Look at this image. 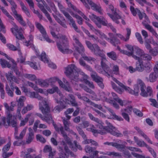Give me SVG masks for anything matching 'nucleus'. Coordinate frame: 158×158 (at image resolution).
<instances>
[{
    "mask_svg": "<svg viewBox=\"0 0 158 158\" xmlns=\"http://www.w3.org/2000/svg\"><path fill=\"white\" fill-rule=\"evenodd\" d=\"M97 124L96 125V128L99 129L96 130L93 128L91 129V131L94 133H100L101 135L106 134V132H108L114 136L118 137H122L123 134L121 133L117 132L115 131L114 130L115 129V127H114L110 123L107 121H106L107 126L104 127L103 123L102 121L99 120L96 122Z\"/></svg>",
    "mask_w": 158,
    "mask_h": 158,
    "instance_id": "f257e3e1",
    "label": "nucleus"
},
{
    "mask_svg": "<svg viewBox=\"0 0 158 158\" xmlns=\"http://www.w3.org/2000/svg\"><path fill=\"white\" fill-rule=\"evenodd\" d=\"M39 107V109L44 115L43 116L41 114L37 113H35V115L40 117L44 121L49 118H51L52 115L50 113V108L46 100H44L41 102H40Z\"/></svg>",
    "mask_w": 158,
    "mask_h": 158,
    "instance_id": "f03ea898",
    "label": "nucleus"
},
{
    "mask_svg": "<svg viewBox=\"0 0 158 158\" xmlns=\"http://www.w3.org/2000/svg\"><path fill=\"white\" fill-rule=\"evenodd\" d=\"M44 121H45L49 124L52 123L56 131L58 133H60L61 134L66 143L69 145L72 144V143L70 139L68 136L67 133L64 130L63 127L61 126L60 127H58L56 124L55 123L53 119L52 116L51 117V118H49L46 119Z\"/></svg>",
    "mask_w": 158,
    "mask_h": 158,
    "instance_id": "7ed1b4c3",
    "label": "nucleus"
},
{
    "mask_svg": "<svg viewBox=\"0 0 158 158\" xmlns=\"http://www.w3.org/2000/svg\"><path fill=\"white\" fill-rule=\"evenodd\" d=\"M60 40L59 42H57V46L59 50L63 53H67L71 51L69 50L68 47V43L67 38L64 35H59L58 37Z\"/></svg>",
    "mask_w": 158,
    "mask_h": 158,
    "instance_id": "20e7f679",
    "label": "nucleus"
},
{
    "mask_svg": "<svg viewBox=\"0 0 158 158\" xmlns=\"http://www.w3.org/2000/svg\"><path fill=\"white\" fill-rule=\"evenodd\" d=\"M136 87L139 89L138 92L139 91V87H140L141 93L140 95L145 97H147L148 96H151L152 94V91L150 87H148L147 88V92L145 91L146 86L144 83L141 80L139 79L137 81V85L135 86V88L134 91H136ZM139 92H138V93Z\"/></svg>",
    "mask_w": 158,
    "mask_h": 158,
    "instance_id": "39448f33",
    "label": "nucleus"
},
{
    "mask_svg": "<svg viewBox=\"0 0 158 158\" xmlns=\"http://www.w3.org/2000/svg\"><path fill=\"white\" fill-rule=\"evenodd\" d=\"M85 43L88 48L95 55L101 57L105 56L103 53V51L100 49L97 44H92L89 41H86Z\"/></svg>",
    "mask_w": 158,
    "mask_h": 158,
    "instance_id": "423d86ee",
    "label": "nucleus"
},
{
    "mask_svg": "<svg viewBox=\"0 0 158 158\" xmlns=\"http://www.w3.org/2000/svg\"><path fill=\"white\" fill-rule=\"evenodd\" d=\"M90 19L94 22H96L97 20L98 22L101 23L103 25L106 26L107 27H109L114 32H116V31L115 28L112 25L111 23H108L107 20H106L104 18H99L94 14H92L89 16Z\"/></svg>",
    "mask_w": 158,
    "mask_h": 158,
    "instance_id": "0eeeda50",
    "label": "nucleus"
},
{
    "mask_svg": "<svg viewBox=\"0 0 158 158\" xmlns=\"http://www.w3.org/2000/svg\"><path fill=\"white\" fill-rule=\"evenodd\" d=\"M2 120L4 126H12L13 127H15L17 126L16 117L15 115H12V114H9L7 115V125L6 124V119L5 117H2Z\"/></svg>",
    "mask_w": 158,
    "mask_h": 158,
    "instance_id": "6e6552de",
    "label": "nucleus"
},
{
    "mask_svg": "<svg viewBox=\"0 0 158 158\" xmlns=\"http://www.w3.org/2000/svg\"><path fill=\"white\" fill-rule=\"evenodd\" d=\"M80 0L84 5L85 7L88 9H90V7L88 5V4H89L91 6L92 9L93 10L98 12L101 14H102V10L101 7L95 4L91 0Z\"/></svg>",
    "mask_w": 158,
    "mask_h": 158,
    "instance_id": "1a4fd4ad",
    "label": "nucleus"
},
{
    "mask_svg": "<svg viewBox=\"0 0 158 158\" xmlns=\"http://www.w3.org/2000/svg\"><path fill=\"white\" fill-rule=\"evenodd\" d=\"M99 34L102 38H105L106 40H109L110 42L114 46H116V45L120 43L119 40L117 39L112 33H109V35L110 37V38L107 37L102 32H101Z\"/></svg>",
    "mask_w": 158,
    "mask_h": 158,
    "instance_id": "9d476101",
    "label": "nucleus"
},
{
    "mask_svg": "<svg viewBox=\"0 0 158 158\" xmlns=\"http://www.w3.org/2000/svg\"><path fill=\"white\" fill-rule=\"evenodd\" d=\"M112 95L113 97V100H108L107 102L109 103L112 104L113 106L117 109H119V107L117 104L116 102H118L121 106H123V101L119 98L117 96V95L114 93H112Z\"/></svg>",
    "mask_w": 158,
    "mask_h": 158,
    "instance_id": "9b49d317",
    "label": "nucleus"
},
{
    "mask_svg": "<svg viewBox=\"0 0 158 158\" xmlns=\"http://www.w3.org/2000/svg\"><path fill=\"white\" fill-rule=\"evenodd\" d=\"M90 76L93 80L97 83L101 89H103L104 88V85L103 83V78L98 76L95 72L92 71L90 73Z\"/></svg>",
    "mask_w": 158,
    "mask_h": 158,
    "instance_id": "f8f14e48",
    "label": "nucleus"
},
{
    "mask_svg": "<svg viewBox=\"0 0 158 158\" xmlns=\"http://www.w3.org/2000/svg\"><path fill=\"white\" fill-rule=\"evenodd\" d=\"M108 9L111 10V13L114 14V15H113L110 13H107L108 15L116 23L118 24H119V22L118 21V20L121 19V17L118 15L115 11L113 6L112 5L110 4L109 5Z\"/></svg>",
    "mask_w": 158,
    "mask_h": 158,
    "instance_id": "ddd939ff",
    "label": "nucleus"
},
{
    "mask_svg": "<svg viewBox=\"0 0 158 158\" xmlns=\"http://www.w3.org/2000/svg\"><path fill=\"white\" fill-rule=\"evenodd\" d=\"M14 28L11 29V32L14 34L16 38L19 40H22L24 38L22 34L23 30L21 28H19L16 25L14 26Z\"/></svg>",
    "mask_w": 158,
    "mask_h": 158,
    "instance_id": "4468645a",
    "label": "nucleus"
},
{
    "mask_svg": "<svg viewBox=\"0 0 158 158\" xmlns=\"http://www.w3.org/2000/svg\"><path fill=\"white\" fill-rule=\"evenodd\" d=\"M95 147H93L89 145H86L85 148V150L86 153H91L89 156L90 158H98L99 152L96 150Z\"/></svg>",
    "mask_w": 158,
    "mask_h": 158,
    "instance_id": "2eb2a0df",
    "label": "nucleus"
},
{
    "mask_svg": "<svg viewBox=\"0 0 158 158\" xmlns=\"http://www.w3.org/2000/svg\"><path fill=\"white\" fill-rule=\"evenodd\" d=\"M79 69H78L73 64H71L69 65L66 68L65 73L67 75H71L73 74L74 72L76 71H79Z\"/></svg>",
    "mask_w": 158,
    "mask_h": 158,
    "instance_id": "dca6fc26",
    "label": "nucleus"
},
{
    "mask_svg": "<svg viewBox=\"0 0 158 158\" xmlns=\"http://www.w3.org/2000/svg\"><path fill=\"white\" fill-rule=\"evenodd\" d=\"M73 40L74 41L75 43L78 46V47H75L76 50L79 53H81L82 52L84 51V48L81 44L79 40L75 35L73 36Z\"/></svg>",
    "mask_w": 158,
    "mask_h": 158,
    "instance_id": "f3484780",
    "label": "nucleus"
},
{
    "mask_svg": "<svg viewBox=\"0 0 158 158\" xmlns=\"http://www.w3.org/2000/svg\"><path fill=\"white\" fill-rule=\"evenodd\" d=\"M118 84L121 87L124 89L126 91H128L130 94H134L135 96L138 95V92L139 91V89L137 87V90L136 91H133L130 88L128 87H127L123 85V84L121 83L120 82H119Z\"/></svg>",
    "mask_w": 158,
    "mask_h": 158,
    "instance_id": "a211bd4d",
    "label": "nucleus"
},
{
    "mask_svg": "<svg viewBox=\"0 0 158 158\" xmlns=\"http://www.w3.org/2000/svg\"><path fill=\"white\" fill-rule=\"evenodd\" d=\"M66 17L70 21L69 24L70 25H72V27L74 28L75 30L77 32L79 33H80V30L78 29L77 26L76 25L75 21L73 19L72 17L69 14Z\"/></svg>",
    "mask_w": 158,
    "mask_h": 158,
    "instance_id": "6ab92c4d",
    "label": "nucleus"
},
{
    "mask_svg": "<svg viewBox=\"0 0 158 158\" xmlns=\"http://www.w3.org/2000/svg\"><path fill=\"white\" fill-rule=\"evenodd\" d=\"M107 61L106 56L101 57V64L102 68L104 70H106L109 72H111L109 67L106 64L105 62Z\"/></svg>",
    "mask_w": 158,
    "mask_h": 158,
    "instance_id": "aec40b11",
    "label": "nucleus"
},
{
    "mask_svg": "<svg viewBox=\"0 0 158 158\" xmlns=\"http://www.w3.org/2000/svg\"><path fill=\"white\" fill-rule=\"evenodd\" d=\"M33 150V149L32 148L28 149L27 152L24 153V158H41V156L40 155L36 156L35 155H30V153L32 152Z\"/></svg>",
    "mask_w": 158,
    "mask_h": 158,
    "instance_id": "412c9836",
    "label": "nucleus"
},
{
    "mask_svg": "<svg viewBox=\"0 0 158 158\" xmlns=\"http://www.w3.org/2000/svg\"><path fill=\"white\" fill-rule=\"evenodd\" d=\"M25 99L26 98L24 97L21 96L19 98L18 100L17 101L18 102V108L17 109V113L19 114H20L21 108L24 106V102Z\"/></svg>",
    "mask_w": 158,
    "mask_h": 158,
    "instance_id": "4be33fe9",
    "label": "nucleus"
},
{
    "mask_svg": "<svg viewBox=\"0 0 158 158\" xmlns=\"http://www.w3.org/2000/svg\"><path fill=\"white\" fill-rule=\"evenodd\" d=\"M138 61L136 62L135 69L140 72H142L144 69L143 65V64L142 61H141L139 58V60H136Z\"/></svg>",
    "mask_w": 158,
    "mask_h": 158,
    "instance_id": "5701e85b",
    "label": "nucleus"
},
{
    "mask_svg": "<svg viewBox=\"0 0 158 158\" xmlns=\"http://www.w3.org/2000/svg\"><path fill=\"white\" fill-rule=\"evenodd\" d=\"M127 33L126 35V38L125 39L124 37L121 34H116V35L119 37V38H120L121 40H124L125 41H127L129 38V36L131 34V29L128 28H127ZM115 33H116L114 32Z\"/></svg>",
    "mask_w": 158,
    "mask_h": 158,
    "instance_id": "b1692460",
    "label": "nucleus"
},
{
    "mask_svg": "<svg viewBox=\"0 0 158 158\" xmlns=\"http://www.w3.org/2000/svg\"><path fill=\"white\" fill-rule=\"evenodd\" d=\"M27 129V127H26L24 128L23 129V130L20 133L19 136H18L17 135V133L15 132V138L17 140H20L21 141H22V139H23L24 136L26 134V131Z\"/></svg>",
    "mask_w": 158,
    "mask_h": 158,
    "instance_id": "393cba45",
    "label": "nucleus"
},
{
    "mask_svg": "<svg viewBox=\"0 0 158 158\" xmlns=\"http://www.w3.org/2000/svg\"><path fill=\"white\" fill-rule=\"evenodd\" d=\"M6 45L7 48L10 50L12 51H18L19 52H20V51L19 43H17L16 46H15L14 45L10 44H6Z\"/></svg>",
    "mask_w": 158,
    "mask_h": 158,
    "instance_id": "a878e982",
    "label": "nucleus"
},
{
    "mask_svg": "<svg viewBox=\"0 0 158 158\" xmlns=\"http://www.w3.org/2000/svg\"><path fill=\"white\" fill-rule=\"evenodd\" d=\"M34 138V133H29L27 135L26 138V143L29 144L31 142Z\"/></svg>",
    "mask_w": 158,
    "mask_h": 158,
    "instance_id": "bb28decb",
    "label": "nucleus"
},
{
    "mask_svg": "<svg viewBox=\"0 0 158 158\" xmlns=\"http://www.w3.org/2000/svg\"><path fill=\"white\" fill-rule=\"evenodd\" d=\"M158 77L157 73L154 71L150 74L149 80L151 82H154L157 80Z\"/></svg>",
    "mask_w": 158,
    "mask_h": 158,
    "instance_id": "cd10ccee",
    "label": "nucleus"
},
{
    "mask_svg": "<svg viewBox=\"0 0 158 158\" xmlns=\"http://www.w3.org/2000/svg\"><path fill=\"white\" fill-rule=\"evenodd\" d=\"M59 104L60 105H57L54 107V110L57 111L58 112H60L63 109L66 108V106L64 104L62 101H60Z\"/></svg>",
    "mask_w": 158,
    "mask_h": 158,
    "instance_id": "c85d7f7f",
    "label": "nucleus"
},
{
    "mask_svg": "<svg viewBox=\"0 0 158 158\" xmlns=\"http://www.w3.org/2000/svg\"><path fill=\"white\" fill-rule=\"evenodd\" d=\"M6 76L7 79L10 82H11L12 81L16 82L17 81V78L13 76L11 73L8 72V73H6Z\"/></svg>",
    "mask_w": 158,
    "mask_h": 158,
    "instance_id": "c756f323",
    "label": "nucleus"
},
{
    "mask_svg": "<svg viewBox=\"0 0 158 158\" xmlns=\"http://www.w3.org/2000/svg\"><path fill=\"white\" fill-rule=\"evenodd\" d=\"M59 151L60 152L59 156L60 158H66L68 157V155L67 154L66 152H65L64 151L63 147L60 146L59 147Z\"/></svg>",
    "mask_w": 158,
    "mask_h": 158,
    "instance_id": "7c9ffc66",
    "label": "nucleus"
},
{
    "mask_svg": "<svg viewBox=\"0 0 158 158\" xmlns=\"http://www.w3.org/2000/svg\"><path fill=\"white\" fill-rule=\"evenodd\" d=\"M107 55L109 58L114 60H116L118 58L116 53L113 51L107 53Z\"/></svg>",
    "mask_w": 158,
    "mask_h": 158,
    "instance_id": "2f4dec72",
    "label": "nucleus"
},
{
    "mask_svg": "<svg viewBox=\"0 0 158 158\" xmlns=\"http://www.w3.org/2000/svg\"><path fill=\"white\" fill-rule=\"evenodd\" d=\"M121 52L126 55L128 56H132V57L135 60H139V57L137 56H136L134 54L132 53V52H129L127 50H123L121 51Z\"/></svg>",
    "mask_w": 158,
    "mask_h": 158,
    "instance_id": "473e14b6",
    "label": "nucleus"
},
{
    "mask_svg": "<svg viewBox=\"0 0 158 158\" xmlns=\"http://www.w3.org/2000/svg\"><path fill=\"white\" fill-rule=\"evenodd\" d=\"M0 63L3 68L7 67L10 68L11 67V64L5 59H1Z\"/></svg>",
    "mask_w": 158,
    "mask_h": 158,
    "instance_id": "72a5a7b5",
    "label": "nucleus"
},
{
    "mask_svg": "<svg viewBox=\"0 0 158 158\" xmlns=\"http://www.w3.org/2000/svg\"><path fill=\"white\" fill-rule=\"evenodd\" d=\"M78 71H76L74 72L73 75L72 74L70 75L71 76L70 77L71 79V82L73 83V81H77L79 80V78H78Z\"/></svg>",
    "mask_w": 158,
    "mask_h": 158,
    "instance_id": "f704fd0d",
    "label": "nucleus"
},
{
    "mask_svg": "<svg viewBox=\"0 0 158 158\" xmlns=\"http://www.w3.org/2000/svg\"><path fill=\"white\" fill-rule=\"evenodd\" d=\"M144 51L139 48H136L134 50V53L136 54V56H138L140 59L141 56L144 54Z\"/></svg>",
    "mask_w": 158,
    "mask_h": 158,
    "instance_id": "c9c22d12",
    "label": "nucleus"
},
{
    "mask_svg": "<svg viewBox=\"0 0 158 158\" xmlns=\"http://www.w3.org/2000/svg\"><path fill=\"white\" fill-rule=\"evenodd\" d=\"M69 96L71 100L70 102L71 103V105L73 106H78V104L75 100L74 96L72 94L69 95Z\"/></svg>",
    "mask_w": 158,
    "mask_h": 158,
    "instance_id": "e433bc0d",
    "label": "nucleus"
},
{
    "mask_svg": "<svg viewBox=\"0 0 158 158\" xmlns=\"http://www.w3.org/2000/svg\"><path fill=\"white\" fill-rule=\"evenodd\" d=\"M84 144H87L91 143L92 145L95 146H98V143L92 139H86L83 142Z\"/></svg>",
    "mask_w": 158,
    "mask_h": 158,
    "instance_id": "4c0bfd02",
    "label": "nucleus"
},
{
    "mask_svg": "<svg viewBox=\"0 0 158 158\" xmlns=\"http://www.w3.org/2000/svg\"><path fill=\"white\" fill-rule=\"evenodd\" d=\"M35 25L36 27L39 29L43 35H45L46 34L44 28L40 23L38 22H36Z\"/></svg>",
    "mask_w": 158,
    "mask_h": 158,
    "instance_id": "58836bf2",
    "label": "nucleus"
},
{
    "mask_svg": "<svg viewBox=\"0 0 158 158\" xmlns=\"http://www.w3.org/2000/svg\"><path fill=\"white\" fill-rule=\"evenodd\" d=\"M63 123L65 129L64 130L65 131H69L70 130L69 126L70 124V122L64 119H63Z\"/></svg>",
    "mask_w": 158,
    "mask_h": 158,
    "instance_id": "ea45409f",
    "label": "nucleus"
},
{
    "mask_svg": "<svg viewBox=\"0 0 158 158\" xmlns=\"http://www.w3.org/2000/svg\"><path fill=\"white\" fill-rule=\"evenodd\" d=\"M107 155L111 156L112 157H118L119 158H120L121 157V156L120 153L118 152H107Z\"/></svg>",
    "mask_w": 158,
    "mask_h": 158,
    "instance_id": "a19ab883",
    "label": "nucleus"
},
{
    "mask_svg": "<svg viewBox=\"0 0 158 158\" xmlns=\"http://www.w3.org/2000/svg\"><path fill=\"white\" fill-rule=\"evenodd\" d=\"M40 58V60L45 63H48V60L45 52H43L42 53Z\"/></svg>",
    "mask_w": 158,
    "mask_h": 158,
    "instance_id": "79ce46f5",
    "label": "nucleus"
},
{
    "mask_svg": "<svg viewBox=\"0 0 158 158\" xmlns=\"http://www.w3.org/2000/svg\"><path fill=\"white\" fill-rule=\"evenodd\" d=\"M31 114H27L24 120L21 121L20 126H24L26 123L28 122L29 118L31 116Z\"/></svg>",
    "mask_w": 158,
    "mask_h": 158,
    "instance_id": "37998d69",
    "label": "nucleus"
},
{
    "mask_svg": "<svg viewBox=\"0 0 158 158\" xmlns=\"http://www.w3.org/2000/svg\"><path fill=\"white\" fill-rule=\"evenodd\" d=\"M144 68H145V70L148 73L150 72L152 69V66L149 63H147L145 64Z\"/></svg>",
    "mask_w": 158,
    "mask_h": 158,
    "instance_id": "c03bdc74",
    "label": "nucleus"
},
{
    "mask_svg": "<svg viewBox=\"0 0 158 158\" xmlns=\"http://www.w3.org/2000/svg\"><path fill=\"white\" fill-rule=\"evenodd\" d=\"M4 106L6 108V110H7V115L9 114H11L10 112L14 110V108L13 106H9L7 103H5L4 104Z\"/></svg>",
    "mask_w": 158,
    "mask_h": 158,
    "instance_id": "a18cd8bd",
    "label": "nucleus"
},
{
    "mask_svg": "<svg viewBox=\"0 0 158 158\" xmlns=\"http://www.w3.org/2000/svg\"><path fill=\"white\" fill-rule=\"evenodd\" d=\"M6 90L8 95L11 97H13L14 95L13 91H14L10 89L8 85H6Z\"/></svg>",
    "mask_w": 158,
    "mask_h": 158,
    "instance_id": "49530a36",
    "label": "nucleus"
},
{
    "mask_svg": "<svg viewBox=\"0 0 158 158\" xmlns=\"http://www.w3.org/2000/svg\"><path fill=\"white\" fill-rule=\"evenodd\" d=\"M149 52L153 56H156L158 54V48H154L150 49Z\"/></svg>",
    "mask_w": 158,
    "mask_h": 158,
    "instance_id": "de8ad7c7",
    "label": "nucleus"
},
{
    "mask_svg": "<svg viewBox=\"0 0 158 158\" xmlns=\"http://www.w3.org/2000/svg\"><path fill=\"white\" fill-rule=\"evenodd\" d=\"M130 10L132 14L134 16L136 15L137 13L139 12L140 10L137 8L135 9L134 7L131 6L130 7Z\"/></svg>",
    "mask_w": 158,
    "mask_h": 158,
    "instance_id": "09e8293b",
    "label": "nucleus"
},
{
    "mask_svg": "<svg viewBox=\"0 0 158 158\" xmlns=\"http://www.w3.org/2000/svg\"><path fill=\"white\" fill-rule=\"evenodd\" d=\"M111 85L113 89H115L117 92L120 94H122L123 91L122 90L118 87L116 85V84L113 82H111Z\"/></svg>",
    "mask_w": 158,
    "mask_h": 158,
    "instance_id": "8fccbe9b",
    "label": "nucleus"
},
{
    "mask_svg": "<svg viewBox=\"0 0 158 158\" xmlns=\"http://www.w3.org/2000/svg\"><path fill=\"white\" fill-rule=\"evenodd\" d=\"M60 145L64 146V149L66 153L69 152V150L68 148V147L66 144V143L65 141L64 140H62L60 141Z\"/></svg>",
    "mask_w": 158,
    "mask_h": 158,
    "instance_id": "3c124183",
    "label": "nucleus"
},
{
    "mask_svg": "<svg viewBox=\"0 0 158 158\" xmlns=\"http://www.w3.org/2000/svg\"><path fill=\"white\" fill-rule=\"evenodd\" d=\"M24 77L31 81H34L36 78L35 75L26 74L24 75Z\"/></svg>",
    "mask_w": 158,
    "mask_h": 158,
    "instance_id": "603ef678",
    "label": "nucleus"
},
{
    "mask_svg": "<svg viewBox=\"0 0 158 158\" xmlns=\"http://www.w3.org/2000/svg\"><path fill=\"white\" fill-rule=\"evenodd\" d=\"M84 82L90 88L93 89H94V86L92 82L86 79H84Z\"/></svg>",
    "mask_w": 158,
    "mask_h": 158,
    "instance_id": "864d4df0",
    "label": "nucleus"
},
{
    "mask_svg": "<svg viewBox=\"0 0 158 158\" xmlns=\"http://www.w3.org/2000/svg\"><path fill=\"white\" fill-rule=\"evenodd\" d=\"M44 152L45 153L49 152V153L51 152H53V151H52V147L49 145H46L44 149Z\"/></svg>",
    "mask_w": 158,
    "mask_h": 158,
    "instance_id": "5fc2aeb1",
    "label": "nucleus"
},
{
    "mask_svg": "<svg viewBox=\"0 0 158 158\" xmlns=\"http://www.w3.org/2000/svg\"><path fill=\"white\" fill-rule=\"evenodd\" d=\"M36 138L37 140H39L40 142L44 143L46 141V139L41 135L38 134L36 135Z\"/></svg>",
    "mask_w": 158,
    "mask_h": 158,
    "instance_id": "6e6d98bb",
    "label": "nucleus"
},
{
    "mask_svg": "<svg viewBox=\"0 0 158 158\" xmlns=\"http://www.w3.org/2000/svg\"><path fill=\"white\" fill-rule=\"evenodd\" d=\"M58 6L60 10L64 14L65 17L69 14L68 13L65 11L64 8L61 4H59Z\"/></svg>",
    "mask_w": 158,
    "mask_h": 158,
    "instance_id": "4d7b16f0",
    "label": "nucleus"
},
{
    "mask_svg": "<svg viewBox=\"0 0 158 158\" xmlns=\"http://www.w3.org/2000/svg\"><path fill=\"white\" fill-rule=\"evenodd\" d=\"M141 58L144 60H150L152 57L149 55L144 53V54L141 56Z\"/></svg>",
    "mask_w": 158,
    "mask_h": 158,
    "instance_id": "13d9d810",
    "label": "nucleus"
},
{
    "mask_svg": "<svg viewBox=\"0 0 158 158\" xmlns=\"http://www.w3.org/2000/svg\"><path fill=\"white\" fill-rule=\"evenodd\" d=\"M11 144V143L9 141L6 145L4 146L2 149L3 152H5L8 151L10 148Z\"/></svg>",
    "mask_w": 158,
    "mask_h": 158,
    "instance_id": "bf43d9fd",
    "label": "nucleus"
},
{
    "mask_svg": "<svg viewBox=\"0 0 158 158\" xmlns=\"http://www.w3.org/2000/svg\"><path fill=\"white\" fill-rule=\"evenodd\" d=\"M0 31L3 33H5L6 30L5 29V27L3 24L1 19L0 18Z\"/></svg>",
    "mask_w": 158,
    "mask_h": 158,
    "instance_id": "052dcab7",
    "label": "nucleus"
},
{
    "mask_svg": "<svg viewBox=\"0 0 158 158\" xmlns=\"http://www.w3.org/2000/svg\"><path fill=\"white\" fill-rule=\"evenodd\" d=\"M113 146L118 149H123L124 148V146L123 145L117 143L113 142Z\"/></svg>",
    "mask_w": 158,
    "mask_h": 158,
    "instance_id": "680f3d73",
    "label": "nucleus"
},
{
    "mask_svg": "<svg viewBox=\"0 0 158 158\" xmlns=\"http://www.w3.org/2000/svg\"><path fill=\"white\" fill-rule=\"evenodd\" d=\"M58 89L57 87H55L51 89H49L48 90V92L50 94H52L54 93L57 92H58Z\"/></svg>",
    "mask_w": 158,
    "mask_h": 158,
    "instance_id": "e2e57ef3",
    "label": "nucleus"
},
{
    "mask_svg": "<svg viewBox=\"0 0 158 158\" xmlns=\"http://www.w3.org/2000/svg\"><path fill=\"white\" fill-rule=\"evenodd\" d=\"M113 71L116 75L119 74V67L117 65H114L113 67Z\"/></svg>",
    "mask_w": 158,
    "mask_h": 158,
    "instance_id": "0e129e2a",
    "label": "nucleus"
},
{
    "mask_svg": "<svg viewBox=\"0 0 158 158\" xmlns=\"http://www.w3.org/2000/svg\"><path fill=\"white\" fill-rule=\"evenodd\" d=\"M132 154L135 157L137 158H150L149 156L145 157L144 156L139 154L135 152H132Z\"/></svg>",
    "mask_w": 158,
    "mask_h": 158,
    "instance_id": "69168bd1",
    "label": "nucleus"
},
{
    "mask_svg": "<svg viewBox=\"0 0 158 158\" xmlns=\"http://www.w3.org/2000/svg\"><path fill=\"white\" fill-rule=\"evenodd\" d=\"M121 114L123 118L127 121L129 122L130 118L128 114L123 111H121Z\"/></svg>",
    "mask_w": 158,
    "mask_h": 158,
    "instance_id": "338daca9",
    "label": "nucleus"
},
{
    "mask_svg": "<svg viewBox=\"0 0 158 158\" xmlns=\"http://www.w3.org/2000/svg\"><path fill=\"white\" fill-rule=\"evenodd\" d=\"M135 36L140 43L142 44L143 43V41L140 34L139 33L137 32L135 33Z\"/></svg>",
    "mask_w": 158,
    "mask_h": 158,
    "instance_id": "774afa93",
    "label": "nucleus"
}]
</instances>
